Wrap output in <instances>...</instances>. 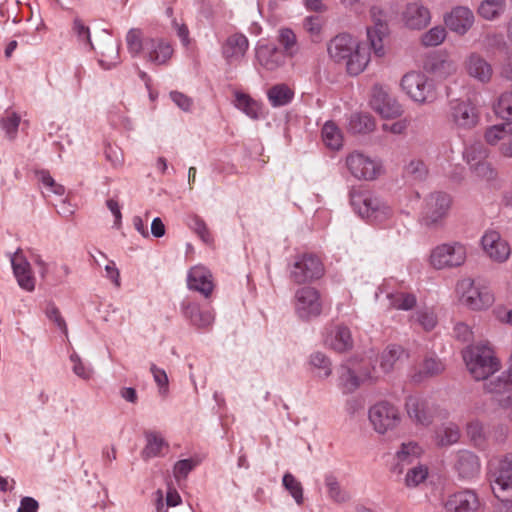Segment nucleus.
I'll list each match as a JSON object with an SVG mask.
<instances>
[{"instance_id": "obj_1", "label": "nucleus", "mask_w": 512, "mask_h": 512, "mask_svg": "<svg viewBox=\"0 0 512 512\" xmlns=\"http://www.w3.org/2000/svg\"><path fill=\"white\" fill-rule=\"evenodd\" d=\"M128 50L133 54L144 53L145 58L156 65H165L172 58L174 48L171 42L160 36L143 38L139 29H131L126 36Z\"/></svg>"}, {"instance_id": "obj_2", "label": "nucleus", "mask_w": 512, "mask_h": 512, "mask_svg": "<svg viewBox=\"0 0 512 512\" xmlns=\"http://www.w3.org/2000/svg\"><path fill=\"white\" fill-rule=\"evenodd\" d=\"M463 360L475 380H486L501 369V363L493 349L486 344L467 347L463 351Z\"/></svg>"}, {"instance_id": "obj_3", "label": "nucleus", "mask_w": 512, "mask_h": 512, "mask_svg": "<svg viewBox=\"0 0 512 512\" xmlns=\"http://www.w3.org/2000/svg\"><path fill=\"white\" fill-rule=\"evenodd\" d=\"M456 292L460 303L474 311L489 308L495 300L489 287L469 277L457 282Z\"/></svg>"}, {"instance_id": "obj_4", "label": "nucleus", "mask_w": 512, "mask_h": 512, "mask_svg": "<svg viewBox=\"0 0 512 512\" xmlns=\"http://www.w3.org/2000/svg\"><path fill=\"white\" fill-rule=\"evenodd\" d=\"M324 274V264L321 258L314 253L297 254L289 265L290 279L297 284L317 281Z\"/></svg>"}, {"instance_id": "obj_5", "label": "nucleus", "mask_w": 512, "mask_h": 512, "mask_svg": "<svg viewBox=\"0 0 512 512\" xmlns=\"http://www.w3.org/2000/svg\"><path fill=\"white\" fill-rule=\"evenodd\" d=\"M452 206V198L445 192H432L424 200L421 223L428 228L443 225Z\"/></svg>"}, {"instance_id": "obj_6", "label": "nucleus", "mask_w": 512, "mask_h": 512, "mask_svg": "<svg viewBox=\"0 0 512 512\" xmlns=\"http://www.w3.org/2000/svg\"><path fill=\"white\" fill-rule=\"evenodd\" d=\"M466 258V246L460 242H451L436 246L430 253L429 262L433 268L441 270L460 267Z\"/></svg>"}, {"instance_id": "obj_7", "label": "nucleus", "mask_w": 512, "mask_h": 512, "mask_svg": "<svg viewBox=\"0 0 512 512\" xmlns=\"http://www.w3.org/2000/svg\"><path fill=\"white\" fill-rule=\"evenodd\" d=\"M345 165L349 173L358 180L372 181L383 173V165L380 160L358 151L347 155Z\"/></svg>"}, {"instance_id": "obj_8", "label": "nucleus", "mask_w": 512, "mask_h": 512, "mask_svg": "<svg viewBox=\"0 0 512 512\" xmlns=\"http://www.w3.org/2000/svg\"><path fill=\"white\" fill-rule=\"evenodd\" d=\"M368 417L373 429L379 434L396 429L402 420L398 407L387 401H380L371 406Z\"/></svg>"}, {"instance_id": "obj_9", "label": "nucleus", "mask_w": 512, "mask_h": 512, "mask_svg": "<svg viewBox=\"0 0 512 512\" xmlns=\"http://www.w3.org/2000/svg\"><path fill=\"white\" fill-rule=\"evenodd\" d=\"M448 120L457 130H471L480 120L477 107L470 100H453L450 102Z\"/></svg>"}, {"instance_id": "obj_10", "label": "nucleus", "mask_w": 512, "mask_h": 512, "mask_svg": "<svg viewBox=\"0 0 512 512\" xmlns=\"http://www.w3.org/2000/svg\"><path fill=\"white\" fill-rule=\"evenodd\" d=\"M402 90L415 102L430 103L436 93L428 78L420 72H409L401 80Z\"/></svg>"}, {"instance_id": "obj_11", "label": "nucleus", "mask_w": 512, "mask_h": 512, "mask_svg": "<svg viewBox=\"0 0 512 512\" xmlns=\"http://www.w3.org/2000/svg\"><path fill=\"white\" fill-rule=\"evenodd\" d=\"M295 310L303 320L318 317L323 311L320 292L314 287H303L295 294Z\"/></svg>"}, {"instance_id": "obj_12", "label": "nucleus", "mask_w": 512, "mask_h": 512, "mask_svg": "<svg viewBox=\"0 0 512 512\" xmlns=\"http://www.w3.org/2000/svg\"><path fill=\"white\" fill-rule=\"evenodd\" d=\"M492 489L497 497L500 493L512 496V454L491 462Z\"/></svg>"}, {"instance_id": "obj_13", "label": "nucleus", "mask_w": 512, "mask_h": 512, "mask_svg": "<svg viewBox=\"0 0 512 512\" xmlns=\"http://www.w3.org/2000/svg\"><path fill=\"white\" fill-rule=\"evenodd\" d=\"M358 212L363 218L376 224H383L393 215L392 208L376 195L364 196L361 199Z\"/></svg>"}, {"instance_id": "obj_14", "label": "nucleus", "mask_w": 512, "mask_h": 512, "mask_svg": "<svg viewBox=\"0 0 512 512\" xmlns=\"http://www.w3.org/2000/svg\"><path fill=\"white\" fill-rule=\"evenodd\" d=\"M481 246L485 255L493 262L504 263L511 254L508 241L496 230H488L484 233Z\"/></svg>"}, {"instance_id": "obj_15", "label": "nucleus", "mask_w": 512, "mask_h": 512, "mask_svg": "<svg viewBox=\"0 0 512 512\" xmlns=\"http://www.w3.org/2000/svg\"><path fill=\"white\" fill-rule=\"evenodd\" d=\"M400 20L409 30H422L430 24L431 13L422 2H409L402 9Z\"/></svg>"}, {"instance_id": "obj_16", "label": "nucleus", "mask_w": 512, "mask_h": 512, "mask_svg": "<svg viewBox=\"0 0 512 512\" xmlns=\"http://www.w3.org/2000/svg\"><path fill=\"white\" fill-rule=\"evenodd\" d=\"M256 64L266 71H275L286 62V55L272 43L259 41L255 48Z\"/></svg>"}, {"instance_id": "obj_17", "label": "nucleus", "mask_w": 512, "mask_h": 512, "mask_svg": "<svg viewBox=\"0 0 512 512\" xmlns=\"http://www.w3.org/2000/svg\"><path fill=\"white\" fill-rule=\"evenodd\" d=\"M484 137L488 144L498 146L502 156L512 158V122L488 127Z\"/></svg>"}, {"instance_id": "obj_18", "label": "nucleus", "mask_w": 512, "mask_h": 512, "mask_svg": "<svg viewBox=\"0 0 512 512\" xmlns=\"http://www.w3.org/2000/svg\"><path fill=\"white\" fill-rule=\"evenodd\" d=\"M444 507L447 512H481L483 505L474 491L463 490L449 495Z\"/></svg>"}, {"instance_id": "obj_19", "label": "nucleus", "mask_w": 512, "mask_h": 512, "mask_svg": "<svg viewBox=\"0 0 512 512\" xmlns=\"http://www.w3.org/2000/svg\"><path fill=\"white\" fill-rule=\"evenodd\" d=\"M475 17L473 12L465 6H457L453 8L444 17L445 25L458 35L466 34L473 26Z\"/></svg>"}, {"instance_id": "obj_20", "label": "nucleus", "mask_w": 512, "mask_h": 512, "mask_svg": "<svg viewBox=\"0 0 512 512\" xmlns=\"http://www.w3.org/2000/svg\"><path fill=\"white\" fill-rule=\"evenodd\" d=\"M187 286L209 298L214 290L213 276L206 267L196 265L188 271Z\"/></svg>"}, {"instance_id": "obj_21", "label": "nucleus", "mask_w": 512, "mask_h": 512, "mask_svg": "<svg viewBox=\"0 0 512 512\" xmlns=\"http://www.w3.org/2000/svg\"><path fill=\"white\" fill-rule=\"evenodd\" d=\"M358 40L348 34H339L335 36L327 46V51L331 60L335 63L343 64L350 53L355 49Z\"/></svg>"}, {"instance_id": "obj_22", "label": "nucleus", "mask_w": 512, "mask_h": 512, "mask_svg": "<svg viewBox=\"0 0 512 512\" xmlns=\"http://www.w3.org/2000/svg\"><path fill=\"white\" fill-rule=\"evenodd\" d=\"M11 264L19 286L29 292L33 291L35 289V277L29 262L20 250L16 251L12 256Z\"/></svg>"}, {"instance_id": "obj_23", "label": "nucleus", "mask_w": 512, "mask_h": 512, "mask_svg": "<svg viewBox=\"0 0 512 512\" xmlns=\"http://www.w3.org/2000/svg\"><path fill=\"white\" fill-rule=\"evenodd\" d=\"M184 316L190 320L191 324L199 329H207L214 322V312L211 308H201L195 302L183 304Z\"/></svg>"}, {"instance_id": "obj_24", "label": "nucleus", "mask_w": 512, "mask_h": 512, "mask_svg": "<svg viewBox=\"0 0 512 512\" xmlns=\"http://www.w3.org/2000/svg\"><path fill=\"white\" fill-rule=\"evenodd\" d=\"M395 281H386L381 288L390 301V307L398 310H410L416 305V296L402 289L393 290Z\"/></svg>"}, {"instance_id": "obj_25", "label": "nucleus", "mask_w": 512, "mask_h": 512, "mask_svg": "<svg viewBox=\"0 0 512 512\" xmlns=\"http://www.w3.org/2000/svg\"><path fill=\"white\" fill-rule=\"evenodd\" d=\"M465 70L469 76L481 83L489 82L493 75L491 64L476 53H472L467 57Z\"/></svg>"}, {"instance_id": "obj_26", "label": "nucleus", "mask_w": 512, "mask_h": 512, "mask_svg": "<svg viewBox=\"0 0 512 512\" xmlns=\"http://www.w3.org/2000/svg\"><path fill=\"white\" fill-rule=\"evenodd\" d=\"M325 343L332 350L343 353L353 348L354 341L347 326L337 325L327 334Z\"/></svg>"}, {"instance_id": "obj_27", "label": "nucleus", "mask_w": 512, "mask_h": 512, "mask_svg": "<svg viewBox=\"0 0 512 512\" xmlns=\"http://www.w3.org/2000/svg\"><path fill=\"white\" fill-rule=\"evenodd\" d=\"M454 468L461 478L472 479L480 472V462L474 453L463 450L456 453Z\"/></svg>"}, {"instance_id": "obj_28", "label": "nucleus", "mask_w": 512, "mask_h": 512, "mask_svg": "<svg viewBox=\"0 0 512 512\" xmlns=\"http://www.w3.org/2000/svg\"><path fill=\"white\" fill-rule=\"evenodd\" d=\"M338 373V385L344 393H351L365 381L372 380L374 378L372 371L356 373L354 370L346 366H342Z\"/></svg>"}, {"instance_id": "obj_29", "label": "nucleus", "mask_w": 512, "mask_h": 512, "mask_svg": "<svg viewBox=\"0 0 512 512\" xmlns=\"http://www.w3.org/2000/svg\"><path fill=\"white\" fill-rule=\"evenodd\" d=\"M249 41L247 37L240 33L229 36L223 45L222 53L229 62H235L243 58L248 50Z\"/></svg>"}, {"instance_id": "obj_30", "label": "nucleus", "mask_w": 512, "mask_h": 512, "mask_svg": "<svg viewBox=\"0 0 512 512\" xmlns=\"http://www.w3.org/2000/svg\"><path fill=\"white\" fill-rule=\"evenodd\" d=\"M370 62V52L366 46L357 41L355 49L343 63L348 74L356 76L362 73Z\"/></svg>"}, {"instance_id": "obj_31", "label": "nucleus", "mask_w": 512, "mask_h": 512, "mask_svg": "<svg viewBox=\"0 0 512 512\" xmlns=\"http://www.w3.org/2000/svg\"><path fill=\"white\" fill-rule=\"evenodd\" d=\"M371 106L382 117L392 118L401 112V107L392 101L388 95L379 87H374Z\"/></svg>"}, {"instance_id": "obj_32", "label": "nucleus", "mask_w": 512, "mask_h": 512, "mask_svg": "<svg viewBox=\"0 0 512 512\" xmlns=\"http://www.w3.org/2000/svg\"><path fill=\"white\" fill-rule=\"evenodd\" d=\"M407 414L417 423L426 425L431 422L432 411L426 400L410 396L406 401Z\"/></svg>"}, {"instance_id": "obj_33", "label": "nucleus", "mask_w": 512, "mask_h": 512, "mask_svg": "<svg viewBox=\"0 0 512 512\" xmlns=\"http://www.w3.org/2000/svg\"><path fill=\"white\" fill-rule=\"evenodd\" d=\"M407 354L405 350L396 344L388 345L379 356V366L384 373H389L398 367Z\"/></svg>"}, {"instance_id": "obj_34", "label": "nucleus", "mask_w": 512, "mask_h": 512, "mask_svg": "<svg viewBox=\"0 0 512 512\" xmlns=\"http://www.w3.org/2000/svg\"><path fill=\"white\" fill-rule=\"evenodd\" d=\"M267 98L273 107L285 106L294 98V90L285 83L275 84L268 89Z\"/></svg>"}, {"instance_id": "obj_35", "label": "nucleus", "mask_w": 512, "mask_h": 512, "mask_svg": "<svg viewBox=\"0 0 512 512\" xmlns=\"http://www.w3.org/2000/svg\"><path fill=\"white\" fill-rule=\"evenodd\" d=\"M235 105L252 119L263 115L262 105L245 93H236Z\"/></svg>"}, {"instance_id": "obj_36", "label": "nucleus", "mask_w": 512, "mask_h": 512, "mask_svg": "<svg viewBox=\"0 0 512 512\" xmlns=\"http://www.w3.org/2000/svg\"><path fill=\"white\" fill-rule=\"evenodd\" d=\"M506 9V0H482L478 6V14L486 20L499 18Z\"/></svg>"}, {"instance_id": "obj_37", "label": "nucleus", "mask_w": 512, "mask_h": 512, "mask_svg": "<svg viewBox=\"0 0 512 512\" xmlns=\"http://www.w3.org/2000/svg\"><path fill=\"white\" fill-rule=\"evenodd\" d=\"M389 34L390 30L367 28V39L375 56L383 57L386 54L385 42Z\"/></svg>"}, {"instance_id": "obj_38", "label": "nucleus", "mask_w": 512, "mask_h": 512, "mask_svg": "<svg viewBox=\"0 0 512 512\" xmlns=\"http://www.w3.org/2000/svg\"><path fill=\"white\" fill-rule=\"evenodd\" d=\"M322 140L331 150H339L343 145V136L335 123L328 121L322 128Z\"/></svg>"}, {"instance_id": "obj_39", "label": "nucleus", "mask_w": 512, "mask_h": 512, "mask_svg": "<svg viewBox=\"0 0 512 512\" xmlns=\"http://www.w3.org/2000/svg\"><path fill=\"white\" fill-rule=\"evenodd\" d=\"M146 440L147 444L142 451V456L145 459L160 456L162 454V450L164 448H168V443L156 432H147Z\"/></svg>"}, {"instance_id": "obj_40", "label": "nucleus", "mask_w": 512, "mask_h": 512, "mask_svg": "<svg viewBox=\"0 0 512 512\" xmlns=\"http://www.w3.org/2000/svg\"><path fill=\"white\" fill-rule=\"evenodd\" d=\"M277 41L281 45L280 49L287 58H293L298 53L297 37L289 28H281L278 31Z\"/></svg>"}, {"instance_id": "obj_41", "label": "nucleus", "mask_w": 512, "mask_h": 512, "mask_svg": "<svg viewBox=\"0 0 512 512\" xmlns=\"http://www.w3.org/2000/svg\"><path fill=\"white\" fill-rule=\"evenodd\" d=\"M423 453L422 448L416 442L403 443L396 453L397 466L410 464L417 460Z\"/></svg>"}, {"instance_id": "obj_42", "label": "nucleus", "mask_w": 512, "mask_h": 512, "mask_svg": "<svg viewBox=\"0 0 512 512\" xmlns=\"http://www.w3.org/2000/svg\"><path fill=\"white\" fill-rule=\"evenodd\" d=\"M374 119L365 113L353 114L349 121V128L354 133H367L374 129Z\"/></svg>"}, {"instance_id": "obj_43", "label": "nucleus", "mask_w": 512, "mask_h": 512, "mask_svg": "<svg viewBox=\"0 0 512 512\" xmlns=\"http://www.w3.org/2000/svg\"><path fill=\"white\" fill-rule=\"evenodd\" d=\"M444 364L436 356L425 357L419 368V379L427 376H435L444 371Z\"/></svg>"}, {"instance_id": "obj_44", "label": "nucleus", "mask_w": 512, "mask_h": 512, "mask_svg": "<svg viewBox=\"0 0 512 512\" xmlns=\"http://www.w3.org/2000/svg\"><path fill=\"white\" fill-rule=\"evenodd\" d=\"M466 433L475 446L482 447L486 442L484 425L477 419L467 423Z\"/></svg>"}, {"instance_id": "obj_45", "label": "nucleus", "mask_w": 512, "mask_h": 512, "mask_svg": "<svg viewBox=\"0 0 512 512\" xmlns=\"http://www.w3.org/2000/svg\"><path fill=\"white\" fill-rule=\"evenodd\" d=\"M460 438V430L456 424L449 423L437 432V443L442 446L456 443Z\"/></svg>"}, {"instance_id": "obj_46", "label": "nucleus", "mask_w": 512, "mask_h": 512, "mask_svg": "<svg viewBox=\"0 0 512 512\" xmlns=\"http://www.w3.org/2000/svg\"><path fill=\"white\" fill-rule=\"evenodd\" d=\"M446 38V30L442 26H435L421 36V43L425 47L440 45Z\"/></svg>"}, {"instance_id": "obj_47", "label": "nucleus", "mask_w": 512, "mask_h": 512, "mask_svg": "<svg viewBox=\"0 0 512 512\" xmlns=\"http://www.w3.org/2000/svg\"><path fill=\"white\" fill-rule=\"evenodd\" d=\"M428 477V468L425 465H417L409 469L405 475V485L409 488L423 483Z\"/></svg>"}, {"instance_id": "obj_48", "label": "nucleus", "mask_w": 512, "mask_h": 512, "mask_svg": "<svg viewBox=\"0 0 512 512\" xmlns=\"http://www.w3.org/2000/svg\"><path fill=\"white\" fill-rule=\"evenodd\" d=\"M488 156L486 148L480 144H473L465 149L464 158L466 162L469 164L470 168L474 167V165L486 160Z\"/></svg>"}, {"instance_id": "obj_49", "label": "nucleus", "mask_w": 512, "mask_h": 512, "mask_svg": "<svg viewBox=\"0 0 512 512\" xmlns=\"http://www.w3.org/2000/svg\"><path fill=\"white\" fill-rule=\"evenodd\" d=\"M325 484L328 489L329 497L338 503L346 502L349 499L347 492L341 489L338 481L332 475L326 476Z\"/></svg>"}, {"instance_id": "obj_50", "label": "nucleus", "mask_w": 512, "mask_h": 512, "mask_svg": "<svg viewBox=\"0 0 512 512\" xmlns=\"http://www.w3.org/2000/svg\"><path fill=\"white\" fill-rule=\"evenodd\" d=\"M310 364L317 369V376L326 378L331 374V364L329 359L321 352H316L310 357Z\"/></svg>"}, {"instance_id": "obj_51", "label": "nucleus", "mask_w": 512, "mask_h": 512, "mask_svg": "<svg viewBox=\"0 0 512 512\" xmlns=\"http://www.w3.org/2000/svg\"><path fill=\"white\" fill-rule=\"evenodd\" d=\"M283 486L289 491L297 504L303 503V487L302 484L290 473L283 476Z\"/></svg>"}, {"instance_id": "obj_52", "label": "nucleus", "mask_w": 512, "mask_h": 512, "mask_svg": "<svg viewBox=\"0 0 512 512\" xmlns=\"http://www.w3.org/2000/svg\"><path fill=\"white\" fill-rule=\"evenodd\" d=\"M405 174L414 180H423L428 175V168L421 159H412L405 166Z\"/></svg>"}, {"instance_id": "obj_53", "label": "nucleus", "mask_w": 512, "mask_h": 512, "mask_svg": "<svg viewBox=\"0 0 512 512\" xmlns=\"http://www.w3.org/2000/svg\"><path fill=\"white\" fill-rule=\"evenodd\" d=\"M369 14L372 24L367 28L380 29L381 27V30H384L383 28H385V30H390L386 20V13L382 7L377 5L372 6L370 8Z\"/></svg>"}, {"instance_id": "obj_54", "label": "nucleus", "mask_w": 512, "mask_h": 512, "mask_svg": "<svg viewBox=\"0 0 512 512\" xmlns=\"http://www.w3.org/2000/svg\"><path fill=\"white\" fill-rule=\"evenodd\" d=\"M495 112L503 119H512V92H506L500 96Z\"/></svg>"}, {"instance_id": "obj_55", "label": "nucleus", "mask_w": 512, "mask_h": 512, "mask_svg": "<svg viewBox=\"0 0 512 512\" xmlns=\"http://www.w3.org/2000/svg\"><path fill=\"white\" fill-rule=\"evenodd\" d=\"M304 30L309 34L312 41L317 42L320 40L322 31V20L318 16H310L304 20Z\"/></svg>"}, {"instance_id": "obj_56", "label": "nucleus", "mask_w": 512, "mask_h": 512, "mask_svg": "<svg viewBox=\"0 0 512 512\" xmlns=\"http://www.w3.org/2000/svg\"><path fill=\"white\" fill-rule=\"evenodd\" d=\"M20 120V116L15 112H6L5 116L2 118L1 126L10 138L15 137Z\"/></svg>"}, {"instance_id": "obj_57", "label": "nucleus", "mask_w": 512, "mask_h": 512, "mask_svg": "<svg viewBox=\"0 0 512 512\" xmlns=\"http://www.w3.org/2000/svg\"><path fill=\"white\" fill-rule=\"evenodd\" d=\"M416 322L426 331H431L437 324V317L432 310H419L415 314Z\"/></svg>"}, {"instance_id": "obj_58", "label": "nucleus", "mask_w": 512, "mask_h": 512, "mask_svg": "<svg viewBox=\"0 0 512 512\" xmlns=\"http://www.w3.org/2000/svg\"><path fill=\"white\" fill-rule=\"evenodd\" d=\"M198 462L193 459H183L178 461L174 465V477L177 481H180L181 479H185L190 471H192L196 466Z\"/></svg>"}, {"instance_id": "obj_59", "label": "nucleus", "mask_w": 512, "mask_h": 512, "mask_svg": "<svg viewBox=\"0 0 512 512\" xmlns=\"http://www.w3.org/2000/svg\"><path fill=\"white\" fill-rule=\"evenodd\" d=\"M38 177L48 192H51V193H54V194L60 195V196H62L65 193L64 186L56 183L55 180L52 178V176L48 172L41 171L38 174Z\"/></svg>"}, {"instance_id": "obj_60", "label": "nucleus", "mask_w": 512, "mask_h": 512, "mask_svg": "<svg viewBox=\"0 0 512 512\" xmlns=\"http://www.w3.org/2000/svg\"><path fill=\"white\" fill-rule=\"evenodd\" d=\"M72 31L79 42H81L84 45L92 46L90 38V29L87 25L84 24L82 20H74Z\"/></svg>"}, {"instance_id": "obj_61", "label": "nucleus", "mask_w": 512, "mask_h": 512, "mask_svg": "<svg viewBox=\"0 0 512 512\" xmlns=\"http://www.w3.org/2000/svg\"><path fill=\"white\" fill-rule=\"evenodd\" d=\"M70 360L72 362V370L73 372L80 378L84 380H88L92 376V369L86 366L80 359V357L76 353H72L70 356Z\"/></svg>"}, {"instance_id": "obj_62", "label": "nucleus", "mask_w": 512, "mask_h": 512, "mask_svg": "<svg viewBox=\"0 0 512 512\" xmlns=\"http://www.w3.org/2000/svg\"><path fill=\"white\" fill-rule=\"evenodd\" d=\"M432 72L435 76L445 79L456 72V65L450 60H441L433 66Z\"/></svg>"}, {"instance_id": "obj_63", "label": "nucleus", "mask_w": 512, "mask_h": 512, "mask_svg": "<svg viewBox=\"0 0 512 512\" xmlns=\"http://www.w3.org/2000/svg\"><path fill=\"white\" fill-rule=\"evenodd\" d=\"M190 226L205 243H210L212 241V235L207 225L201 218L197 216L192 218Z\"/></svg>"}, {"instance_id": "obj_64", "label": "nucleus", "mask_w": 512, "mask_h": 512, "mask_svg": "<svg viewBox=\"0 0 512 512\" xmlns=\"http://www.w3.org/2000/svg\"><path fill=\"white\" fill-rule=\"evenodd\" d=\"M471 169L476 173L478 177L485 180H492L496 177V171L486 160L474 165V167H471Z\"/></svg>"}]
</instances>
